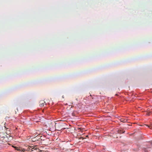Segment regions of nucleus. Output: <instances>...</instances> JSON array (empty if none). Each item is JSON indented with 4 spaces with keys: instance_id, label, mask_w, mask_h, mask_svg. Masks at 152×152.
I'll return each instance as SVG.
<instances>
[{
    "instance_id": "nucleus-1",
    "label": "nucleus",
    "mask_w": 152,
    "mask_h": 152,
    "mask_svg": "<svg viewBox=\"0 0 152 152\" xmlns=\"http://www.w3.org/2000/svg\"><path fill=\"white\" fill-rule=\"evenodd\" d=\"M148 147H147V148H145L144 149L145 152H148V151H150L149 150L150 148L152 146V143L149 142L147 145Z\"/></svg>"
},
{
    "instance_id": "nucleus-8",
    "label": "nucleus",
    "mask_w": 152,
    "mask_h": 152,
    "mask_svg": "<svg viewBox=\"0 0 152 152\" xmlns=\"http://www.w3.org/2000/svg\"><path fill=\"white\" fill-rule=\"evenodd\" d=\"M88 136L87 135V136H86V137H87Z\"/></svg>"
},
{
    "instance_id": "nucleus-5",
    "label": "nucleus",
    "mask_w": 152,
    "mask_h": 152,
    "mask_svg": "<svg viewBox=\"0 0 152 152\" xmlns=\"http://www.w3.org/2000/svg\"><path fill=\"white\" fill-rule=\"evenodd\" d=\"M34 148H32L31 147H29L28 148V149H27V151H29L31 150V151H33V150Z\"/></svg>"
},
{
    "instance_id": "nucleus-3",
    "label": "nucleus",
    "mask_w": 152,
    "mask_h": 152,
    "mask_svg": "<svg viewBox=\"0 0 152 152\" xmlns=\"http://www.w3.org/2000/svg\"><path fill=\"white\" fill-rule=\"evenodd\" d=\"M45 103V102L43 101H41L40 102L39 106L41 107H43L44 105V103Z\"/></svg>"
},
{
    "instance_id": "nucleus-7",
    "label": "nucleus",
    "mask_w": 152,
    "mask_h": 152,
    "mask_svg": "<svg viewBox=\"0 0 152 152\" xmlns=\"http://www.w3.org/2000/svg\"><path fill=\"white\" fill-rule=\"evenodd\" d=\"M62 97H63V98H64V96H62Z\"/></svg>"
},
{
    "instance_id": "nucleus-2",
    "label": "nucleus",
    "mask_w": 152,
    "mask_h": 152,
    "mask_svg": "<svg viewBox=\"0 0 152 152\" xmlns=\"http://www.w3.org/2000/svg\"><path fill=\"white\" fill-rule=\"evenodd\" d=\"M118 133L121 134L124 133L125 132V131L122 128H121L118 130Z\"/></svg>"
},
{
    "instance_id": "nucleus-6",
    "label": "nucleus",
    "mask_w": 152,
    "mask_h": 152,
    "mask_svg": "<svg viewBox=\"0 0 152 152\" xmlns=\"http://www.w3.org/2000/svg\"><path fill=\"white\" fill-rule=\"evenodd\" d=\"M149 128H150V129H152L151 128H150V126L148 125H147Z\"/></svg>"
},
{
    "instance_id": "nucleus-4",
    "label": "nucleus",
    "mask_w": 152,
    "mask_h": 152,
    "mask_svg": "<svg viewBox=\"0 0 152 152\" xmlns=\"http://www.w3.org/2000/svg\"><path fill=\"white\" fill-rule=\"evenodd\" d=\"M121 122L125 123L127 121V119L125 118H121L120 119Z\"/></svg>"
}]
</instances>
